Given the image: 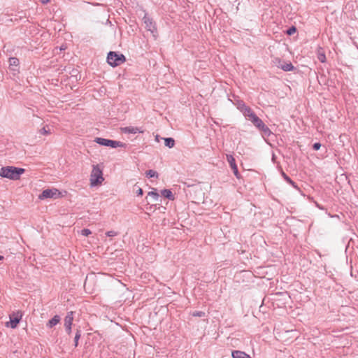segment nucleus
Wrapping results in <instances>:
<instances>
[{"label": "nucleus", "instance_id": "obj_15", "mask_svg": "<svg viewBox=\"0 0 358 358\" xmlns=\"http://www.w3.org/2000/svg\"><path fill=\"white\" fill-rule=\"evenodd\" d=\"M60 317L57 315H55L51 320L46 324L48 328H52L60 322Z\"/></svg>", "mask_w": 358, "mask_h": 358}, {"label": "nucleus", "instance_id": "obj_30", "mask_svg": "<svg viewBox=\"0 0 358 358\" xmlns=\"http://www.w3.org/2000/svg\"><path fill=\"white\" fill-rule=\"evenodd\" d=\"M40 133L41 134H48L50 133V129L49 130H46L45 127H43V128H42L41 129Z\"/></svg>", "mask_w": 358, "mask_h": 358}, {"label": "nucleus", "instance_id": "obj_17", "mask_svg": "<svg viewBox=\"0 0 358 358\" xmlns=\"http://www.w3.org/2000/svg\"><path fill=\"white\" fill-rule=\"evenodd\" d=\"M162 195L171 201H173L175 199V197L170 189H163L162 191Z\"/></svg>", "mask_w": 358, "mask_h": 358}, {"label": "nucleus", "instance_id": "obj_18", "mask_svg": "<svg viewBox=\"0 0 358 358\" xmlns=\"http://www.w3.org/2000/svg\"><path fill=\"white\" fill-rule=\"evenodd\" d=\"M164 144L166 147L172 148L175 145V140L173 138L168 137L164 138Z\"/></svg>", "mask_w": 358, "mask_h": 358}, {"label": "nucleus", "instance_id": "obj_25", "mask_svg": "<svg viewBox=\"0 0 358 358\" xmlns=\"http://www.w3.org/2000/svg\"><path fill=\"white\" fill-rule=\"evenodd\" d=\"M192 315L194 317H201L205 316V313L203 311H194L192 313Z\"/></svg>", "mask_w": 358, "mask_h": 358}, {"label": "nucleus", "instance_id": "obj_28", "mask_svg": "<svg viewBox=\"0 0 358 358\" xmlns=\"http://www.w3.org/2000/svg\"><path fill=\"white\" fill-rule=\"evenodd\" d=\"M321 147V144L320 143H315L313 145V149L314 150H318Z\"/></svg>", "mask_w": 358, "mask_h": 358}, {"label": "nucleus", "instance_id": "obj_10", "mask_svg": "<svg viewBox=\"0 0 358 358\" xmlns=\"http://www.w3.org/2000/svg\"><path fill=\"white\" fill-rule=\"evenodd\" d=\"M278 61V67L280 68L284 71H291L294 69V66L292 65L291 62L286 63L284 61L280 60V59H276Z\"/></svg>", "mask_w": 358, "mask_h": 358}, {"label": "nucleus", "instance_id": "obj_11", "mask_svg": "<svg viewBox=\"0 0 358 358\" xmlns=\"http://www.w3.org/2000/svg\"><path fill=\"white\" fill-rule=\"evenodd\" d=\"M241 112L243 113V115L249 120L252 118L253 115H256L252 111V110L249 106H247L245 103H243V109L241 110Z\"/></svg>", "mask_w": 358, "mask_h": 358}, {"label": "nucleus", "instance_id": "obj_22", "mask_svg": "<svg viewBox=\"0 0 358 358\" xmlns=\"http://www.w3.org/2000/svg\"><path fill=\"white\" fill-rule=\"evenodd\" d=\"M148 194V196H150L152 198H153V199L155 200V201H157L159 197V195L157 193V189H155V188L152 189V191L149 192Z\"/></svg>", "mask_w": 358, "mask_h": 358}, {"label": "nucleus", "instance_id": "obj_31", "mask_svg": "<svg viewBox=\"0 0 358 358\" xmlns=\"http://www.w3.org/2000/svg\"><path fill=\"white\" fill-rule=\"evenodd\" d=\"M188 188H192V189H195V191L196 190H199L200 192H201V188L198 187V186H194V185H188L187 186Z\"/></svg>", "mask_w": 358, "mask_h": 358}, {"label": "nucleus", "instance_id": "obj_9", "mask_svg": "<svg viewBox=\"0 0 358 358\" xmlns=\"http://www.w3.org/2000/svg\"><path fill=\"white\" fill-rule=\"evenodd\" d=\"M227 160L228 161L231 169L233 170L234 174L237 178H240L241 174L238 172L236 160L234 157L231 155H227Z\"/></svg>", "mask_w": 358, "mask_h": 358}, {"label": "nucleus", "instance_id": "obj_20", "mask_svg": "<svg viewBox=\"0 0 358 358\" xmlns=\"http://www.w3.org/2000/svg\"><path fill=\"white\" fill-rule=\"evenodd\" d=\"M317 59H319L320 62L322 63L325 62L326 61V56L321 48L318 49Z\"/></svg>", "mask_w": 358, "mask_h": 358}, {"label": "nucleus", "instance_id": "obj_13", "mask_svg": "<svg viewBox=\"0 0 358 358\" xmlns=\"http://www.w3.org/2000/svg\"><path fill=\"white\" fill-rule=\"evenodd\" d=\"M231 356L233 358H251L249 355L240 350H233L231 352Z\"/></svg>", "mask_w": 358, "mask_h": 358}, {"label": "nucleus", "instance_id": "obj_35", "mask_svg": "<svg viewBox=\"0 0 358 358\" xmlns=\"http://www.w3.org/2000/svg\"><path fill=\"white\" fill-rule=\"evenodd\" d=\"M156 140H157V141H159L158 136H156Z\"/></svg>", "mask_w": 358, "mask_h": 358}, {"label": "nucleus", "instance_id": "obj_3", "mask_svg": "<svg viewBox=\"0 0 358 358\" xmlns=\"http://www.w3.org/2000/svg\"><path fill=\"white\" fill-rule=\"evenodd\" d=\"M256 127L264 136H269L271 134L270 129L264 123V122L257 115H253L250 120Z\"/></svg>", "mask_w": 358, "mask_h": 358}, {"label": "nucleus", "instance_id": "obj_21", "mask_svg": "<svg viewBox=\"0 0 358 358\" xmlns=\"http://www.w3.org/2000/svg\"><path fill=\"white\" fill-rule=\"evenodd\" d=\"M146 177L148 178H158V173L154 170L150 169L145 172Z\"/></svg>", "mask_w": 358, "mask_h": 358}, {"label": "nucleus", "instance_id": "obj_19", "mask_svg": "<svg viewBox=\"0 0 358 358\" xmlns=\"http://www.w3.org/2000/svg\"><path fill=\"white\" fill-rule=\"evenodd\" d=\"M282 176L284 178V179L290 185H292L294 188L299 189V188L296 185V183L284 172H282Z\"/></svg>", "mask_w": 358, "mask_h": 358}, {"label": "nucleus", "instance_id": "obj_6", "mask_svg": "<svg viewBox=\"0 0 358 358\" xmlns=\"http://www.w3.org/2000/svg\"><path fill=\"white\" fill-rule=\"evenodd\" d=\"M143 23L145 24V28L151 32L155 39L158 36V31L155 22L146 15L143 18Z\"/></svg>", "mask_w": 358, "mask_h": 358}, {"label": "nucleus", "instance_id": "obj_27", "mask_svg": "<svg viewBox=\"0 0 358 358\" xmlns=\"http://www.w3.org/2000/svg\"><path fill=\"white\" fill-rule=\"evenodd\" d=\"M106 234L108 237H113L117 235V232L115 231H108L106 232Z\"/></svg>", "mask_w": 358, "mask_h": 358}, {"label": "nucleus", "instance_id": "obj_26", "mask_svg": "<svg viewBox=\"0 0 358 358\" xmlns=\"http://www.w3.org/2000/svg\"><path fill=\"white\" fill-rule=\"evenodd\" d=\"M92 234L91 231L90 229H83L81 231V234L85 236H87L90 234Z\"/></svg>", "mask_w": 358, "mask_h": 358}, {"label": "nucleus", "instance_id": "obj_7", "mask_svg": "<svg viewBox=\"0 0 358 358\" xmlns=\"http://www.w3.org/2000/svg\"><path fill=\"white\" fill-rule=\"evenodd\" d=\"M22 317V313L20 311L13 312L10 315V321L7 323V327H10L12 329H15L17 327Z\"/></svg>", "mask_w": 358, "mask_h": 358}, {"label": "nucleus", "instance_id": "obj_33", "mask_svg": "<svg viewBox=\"0 0 358 358\" xmlns=\"http://www.w3.org/2000/svg\"><path fill=\"white\" fill-rule=\"evenodd\" d=\"M243 103H245L243 101L238 103V108L240 109L241 110L243 109Z\"/></svg>", "mask_w": 358, "mask_h": 358}, {"label": "nucleus", "instance_id": "obj_4", "mask_svg": "<svg viewBox=\"0 0 358 358\" xmlns=\"http://www.w3.org/2000/svg\"><path fill=\"white\" fill-rule=\"evenodd\" d=\"M103 180L102 171L99 168L98 165H94L90 176V184L92 186H96L101 184Z\"/></svg>", "mask_w": 358, "mask_h": 358}, {"label": "nucleus", "instance_id": "obj_16", "mask_svg": "<svg viewBox=\"0 0 358 358\" xmlns=\"http://www.w3.org/2000/svg\"><path fill=\"white\" fill-rule=\"evenodd\" d=\"M73 313L70 311L67 313L66 316L64 318V326L72 325L73 320Z\"/></svg>", "mask_w": 358, "mask_h": 358}, {"label": "nucleus", "instance_id": "obj_1", "mask_svg": "<svg viewBox=\"0 0 358 358\" xmlns=\"http://www.w3.org/2000/svg\"><path fill=\"white\" fill-rule=\"evenodd\" d=\"M24 169L8 166L1 169L0 176L13 180H17L20 179V176L24 173Z\"/></svg>", "mask_w": 358, "mask_h": 358}, {"label": "nucleus", "instance_id": "obj_5", "mask_svg": "<svg viewBox=\"0 0 358 358\" xmlns=\"http://www.w3.org/2000/svg\"><path fill=\"white\" fill-rule=\"evenodd\" d=\"M94 142H96V143H98L101 145L110 147L113 148H115L117 147L126 148V146H127V145L122 142L110 140V139H106V138H101V137L95 138Z\"/></svg>", "mask_w": 358, "mask_h": 358}, {"label": "nucleus", "instance_id": "obj_12", "mask_svg": "<svg viewBox=\"0 0 358 358\" xmlns=\"http://www.w3.org/2000/svg\"><path fill=\"white\" fill-rule=\"evenodd\" d=\"M19 59L16 57L9 58L10 69L13 71H17V67L19 66Z\"/></svg>", "mask_w": 358, "mask_h": 358}, {"label": "nucleus", "instance_id": "obj_14", "mask_svg": "<svg viewBox=\"0 0 358 358\" xmlns=\"http://www.w3.org/2000/svg\"><path fill=\"white\" fill-rule=\"evenodd\" d=\"M122 132L127 134H136L137 132L143 133V131L141 130V129L134 127H126L122 128Z\"/></svg>", "mask_w": 358, "mask_h": 358}, {"label": "nucleus", "instance_id": "obj_2", "mask_svg": "<svg viewBox=\"0 0 358 358\" xmlns=\"http://www.w3.org/2000/svg\"><path fill=\"white\" fill-rule=\"evenodd\" d=\"M126 61V57L123 54L117 52L110 51L108 53L107 62L113 67L117 66Z\"/></svg>", "mask_w": 358, "mask_h": 358}, {"label": "nucleus", "instance_id": "obj_8", "mask_svg": "<svg viewBox=\"0 0 358 358\" xmlns=\"http://www.w3.org/2000/svg\"><path fill=\"white\" fill-rule=\"evenodd\" d=\"M60 194L57 189H44L39 195L40 199H45L48 198H57Z\"/></svg>", "mask_w": 358, "mask_h": 358}, {"label": "nucleus", "instance_id": "obj_32", "mask_svg": "<svg viewBox=\"0 0 358 358\" xmlns=\"http://www.w3.org/2000/svg\"><path fill=\"white\" fill-rule=\"evenodd\" d=\"M136 194H137V196H142L143 194V189L141 187H139L138 189V190L136 191Z\"/></svg>", "mask_w": 358, "mask_h": 358}, {"label": "nucleus", "instance_id": "obj_34", "mask_svg": "<svg viewBox=\"0 0 358 358\" xmlns=\"http://www.w3.org/2000/svg\"><path fill=\"white\" fill-rule=\"evenodd\" d=\"M40 1L43 4H46V3H48L50 1V0H40Z\"/></svg>", "mask_w": 358, "mask_h": 358}, {"label": "nucleus", "instance_id": "obj_24", "mask_svg": "<svg viewBox=\"0 0 358 358\" xmlns=\"http://www.w3.org/2000/svg\"><path fill=\"white\" fill-rule=\"evenodd\" d=\"M296 31V28L294 26H292L287 31L286 34L289 36L293 35Z\"/></svg>", "mask_w": 358, "mask_h": 358}, {"label": "nucleus", "instance_id": "obj_36", "mask_svg": "<svg viewBox=\"0 0 358 358\" xmlns=\"http://www.w3.org/2000/svg\"><path fill=\"white\" fill-rule=\"evenodd\" d=\"M3 259V256H0V260H1Z\"/></svg>", "mask_w": 358, "mask_h": 358}, {"label": "nucleus", "instance_id": "obj_23", "mask_svg": "<svg viewBox=\"0 0 358 358\" xmlns=\"http://www.w3.org/2000/svg\"><path fill=\"white\" fill-rule=\"evenodd\" d=\"M81 336V331L80 329H77L75 337H74V346L77 347L78 345V341Z\"/></svg>", "mask_w": 358, "mask_h": 358}, {"label": "nucleus", "instance_id": "obj_29", "mask_svg": "<svg viewBox=\"0 0 358 358\" xmlns=\"http://www.w3.org/2000/svg\"><path fill=\"white\" fill-rule=\"evenodd\" d=\"M71 327L72 325L64 326L66 332L67 333L68 335H70L71 334Z\"/></svg>", "mask_w": 358, "mask_h": 358}]
</instances>
